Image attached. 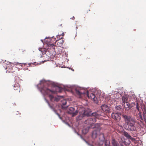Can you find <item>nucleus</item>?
I'll return each mask as SVG.
<instances>
[{"mask_svg": "<svg viewBox=\"0 0 146 146\" xmlns=\"http://www.w3.org/2000/svg\"><path fill=\"white\" fill-rule=\"evenodd\" d=\"M40 84L42 86L40 88V90L43 95H49V98L52 101L54 100L57 102L59 101L58 98L56 97H54L52 95L50 94L55 93V92L49 89L47 87V84L45 81L43 80L41 81Z\"/></svg>", "mask_w": 146, "mask_h": 146, "instance_id": "nucleus-1", "label": "nucleus"}, {"mask_svg": "<svg viewBox=\"0 0 146 146\" xmlns=\"http://www.w3.org/2000/svg\"><path fill=\"white\" fill-rule=\"evenodd\" d=\"M102 113L101 111H98L97 112L92 113V115L95 117L93 118H89L86 120L84 122L85 124L90 125V127L92 128H94L95 127V125H93L95 123L96 121V119L95 118H98L99 116L102 115Z\"/></svg>", "mask_w": 146, "mask_h": 146, "instance_id": "nucleus-2", "label": "nucleus"}, {"mask_svg": "<svg viewBox=\"0 0 146 146\" xmlns=\"http://www.w3.org/2000/svg\"><path fill=\"white\" fill-rule=\"evenodd\" d=\"M21 64V63L18 62H15L14 63H9V64L8 65V66L6 68V69H7L6 72L9 73L15 72L18 70L17 68L14 66L15 65H20Z\"/></svg>", "mask_w": 146, "mask_h": 146, "instance_id": "nucleus-3", "label": "nucleus"}, {"mask_svg": "<svg viewBox=\"0 0 146 146\" xmlns=\"http://www.w3.org/2000/svg\"><path fill=\"white\" fill-rule=\"evenodd\" d=\"M102 125V124L99 123H96L95 124V127L96 130L94 131L92 133V137L93 139H95L96 138L97 135L100 133V131L101 129L100 126Z\"/></svg>", "mask_w": 146, "mask_h": 146, "instance_id": "nucleus-4", "label": "nucleus"}, {"mask_svg": "<svg viewBox=\"0 0 146 146\" xmlns=\"http://www.w3.org/2000/svg\"><path fill=\"white\" fill-rule=\"evenodd\" d=\"M91 110L89 109H86L84 110L83 112L80 114L77 117V119L80 120L82 119L83 118L86 116H89L91 115Z\"/></svg>", "mask_w": 146, "mask_h": 146, "instance_id": "nucleus-5", "label": "nucleus"}, {"mask_svg": "<svg viewBox=\"0 0 146 146\" xmlns=\"http://www.w3.org/2000/svg\"><path fill=\"white\" fill-rule=\"evenodd\" d=\"M127 124L128 130L130 131H136L137 126L135 124L136 123L135 119Z\"/></svg>", "mask_w": 146, "mask_h": 146, "instance_id": "nucleus-6", "label": "nucleus"}, {"mask_svg": "<svg viewBox=\"0 0 146 146\" xmlns=\"http://www.w3.org/2000/svg\"><path fill=\"white\" fill-rule=\"evenodd\" d=\"M122 117L124 119L125 123L127 124L129 122L133 121H132L135 119L129 115L125 114H123L122 115Z\"/></svg>", "mask_w": 146, "mask_h": 146, "instance_id": "nucleus-7", "label": "nucleus"}, {"mask_svg": "<svg viewBox=\"0 0 146 146\" xmlns=\"http://www.w3.org/2000/svg\"><path fill=\"white\" fill-rule=\"evenodd\" d=\"M68 112V113L71 114L72 117L75 116L77 115L78 112V110H77L74 111V108L73 107H70L67 110Z\"/></svg>", "mask_w": 146, "mask_h": 146, "instance_id": "nucleus-8", "label": "nucleus"}, {"mask_svg": "<svg viewBox=\"0 0 146 146\" xmlns=\"http://www.w3.org/2000/svg\"><path fill=\"white\" fill-rule=\"evenodd\" d=\"M101 109L103 112L105 113H109L110 112V109L107 105L104 104L101 106Z\"/></svg>", "mask_w": 146, "mask_h": 146, "instance_id": "nucleus-9", "label": "nucleus"}, {"mask_svg": "<svg viewBox=\"0 0 146 146\" xmlns=\"http://www.w3.org/2000/svg\"><path fill=\"white\" fill-rule=\"evenodd\" d=\"M121 114L118 113H113L111 114L112 117L117 121H119L121 119Z\"/></svg>", "mask_w": 146, "mask_h": 146, "instance_id": "nucleus-10", "label": "nucleus"}, {"mask_svg": "<svg viewBox=\"0 0 146 146\" xmlns=\"http://www.w3.org/2000/svg\"><path fill=\"white\" fill-rule=\"evenodd\" d=\"M13 89L17 93H19L20 92V86L18 82H16L13 85Z\"/></svg>", "mask_w": 146, "mask_h": 146, "instance_id": "nucleus-11", "label": "nucleus"}, {"mask_svg": "<svg viewBox=\"0 0 146 146\" xmlns=\"http://www.w3.org/2000/svg\"><path fill=\"white\" fill-rule=\"evenodd\" d=\"M87 96L89 98L93 100L94 101H95L97 98L95 97V96L93 93H91L90 94L88 92H87Z\"/></svg>", "mask_w": 146, "mask_h": 146, "instance_id": "nucleus-12", "label": "nucleus"}, {"mask_svg": "<svg viewBox=\"0 0 146 146\" xmlns=\"http://www.w3.org/2000/svg\"><path fill=\"white\" fill-rule=\"evenodd\" d=\"M123 104L124 108L127 110H129L132 107V106H130L129 103L128 102H125V103H123Z\"/></svg>", "mask_w": 146, "mask_h": 146, "instance_id": "nucleus-13", "label": "nucleus"}, {"mask_svg": "<svg viewBox=\"0 0 146 146\" xmlns=\"http://www.w3.org/2000/svg\"><path fill=\"white\" fill-rule=\"evenodd\" d=\"M128 97L127 96L125 95L122 97L123 104L127 102Z\"/></svg>", "mask_w": 146, "mask_h": 146, "instance_id": "nucleus-14", "label": "nucleus"}, {"mask_svg": "<svg viewBox=\"0 0 146 146\" xmlns=\"http://www.w3.org/2000/svg\"><path fill=\"white\" fill-rule=\"evenodd\" d=\"M123 135L127 138L130 139H132V137L129 135L128 133L126 132H124L123 133Z\"/></svg>", "mask_w": 146, "mask_h": 146, "instance_id": "nucleus-15", "label": "nucleus"}, {"mask_svg": "<svg viewBox=\"0 0 146 146\" xmlns=\"http://www.w3.org/2000/svg\"><path fill=\"white\" fill-rule=\"evenodd\" d=\"M75 91H76V94H77L78 95H81L82 94H84V92H82L81 91V90L80 91L79 90L77 89H76Z\"/></svg>", "mask_w": 146, "mask_h": 146, "instance_id": "nucleus-16", "label": "nucleus"}, {"mask_svg": "<svg viewBox=\"0 0 146 146\" xmlns=\"http://www.w3.org/2000/svg\"><path fill=\"white\" fill-rule=\"evenodd\" d=\"M115 109L119 111L121 109V106H118L115 107Z\"/></svg>", "mask_w": 146, "mask_h": 146, "instance_id": "nucleus-17", "label": "nucleus"}, {"mask_svg": "<svg viewBox=\"0 0 146 146\" xmlns=\"http://www.w3.org/2000/svg\"><path fill=\"white\" fill-rule=\"evenodd\" d=\"M136 108L139 111H140L139 106L138 102H137L136 105Z\"/></svg>", "mask_w": 146, "mask_h": 146, "instance_id": "nucleus-18", "label": "nucleus"}, {"mask_svg": "<svg viewBox=\"0 0 146 146\" xmlns=\"http://www.w3.org/2000/svg\"><path fill=\"white\" fill-rule=\"evenodd\" d=\"M64 33H62V34L61 35H60L59 36V35H58L57 36V37H58V36L59 38L62 39L63 38V37H61V36H64Z\"/></svg>", "mask_w": 146, "mask_h": 146, "instance_id": "nucleus-19", "label": "nucleus"}, {"mask_svg": "<svg viewBox=\"0 0 146 146\" xmlns=\"http://www.w3.org/2000/svg\"><path fill=\"white\" fill-rule=\"evenodd\" d=\"M21 53L22 54H24L26 53V50H25L22 49L21 50Z\"/></svg>", "mask_w": 146, "mask_h": 146, "instance_id": "nucleus-20", "label": "nucleus"}, {"mask_svg": "<svg viewBox=\"0 0 146 146\" xmlns=\"http://www.w3.org/2000/svg\"><path fill=\"white\" fill-rule=\"evenodd\" d=\"M48 46H49L53 47L54 46V44H49Z\"/></svg>", "mask_w": 146, "mask_h": 146, "instance_id": "nucleus-21", "label": "nucleus"}, {"mask_svg": "<svg viewBox=\"0 0 146 146\" xmlns=\"http://www.w3.org/2000/svg\"><path fill=\"white\" fill-rule=\"evenodd\" d=\"M54 111L55 113L59 116V117H60V115L56 112V111L55 110H54Z\"/></svg>", "mask_w": 146, "mask_h": 146, "instance_id": "nucleus-22", "label": "nucleus"}, {"mask_svg": "<svg viewBox=\"0 0 146 146\" xmlns=\"http://www.w3.org/2000/svg\"><path fill=\"white\" fill-rule=\"evenodd\" d=\"M64 102L63 103V105H65L66 104V102L65 100H64L63 101Z\"/></svg>", "mask_w": 146, "mask_h": 146, "instance_id": "nucleus-23", "label": "nucleus"}, {"mask_svg": "<svg viewBox=\"0 0 146 146\" xmlns=\"http://www.w3.org/2000/svg\"><path fill=\"white\" fill-rule=\"evenodd\" d=\"M146 113V111L145 110V111L143 112V115H144V114H145Z\"/></svg>", "mask_w": 146, "mask_h": 146, "instance_id": "nucleus-24", "label": "nucleus"}, {"mask_svg": "<svg viewBox=\"0 0 146 146\" xmlns=\"http://www.w3.org/2000/svg\"><path fill=\"white\" fill-rule=\"evenodd\" d=\"M128 144H129L130 143V141H129V142H128Z\"/></svg>", "mask_w": 146, "mask_h": 146, "instance_id": "nucleus-25", "label": "nucleus"}, {"mask_svg": "<svg viewBox=\"0 0 146 146\" xmlns=\"http://www.w3.org/2000/svg\"><path fill=\"white\" fill-rule=\"evenodd\" d=\"M48 102V104H49V102Z\"/></svg>", "mask_w": 146, "mask_h": 146, "instance_id": "nucleus-26", "label": "nucleus"}, {"mask_svg": "<svg viewBox=\"0 0 146 146\" xmlns=\"http://www.w3.org/2000/svg\"><path fill=\"white\" fill-rule=\"evenodd\" d=\"M133 104L134 105H135V103H133Z\"/></svg>", "mask_w": 146, "mask_h": 146, "instance_id": "nucleus-27", "label": "nucleus"}, {"mask_svg": "<svg viewBox=\"0 0 146 146\" xmlns=\"http://www.w3.org/2000/svg\"><path fill=\"white\" fill-rule=\"evenodd\" d=\"M76 29H77V27H76Z\"/></svg>", "mask_w": 146, "mask_h": 146, "instance_id": "nucleus-28", "label": "nucleus"}]
</instances>
